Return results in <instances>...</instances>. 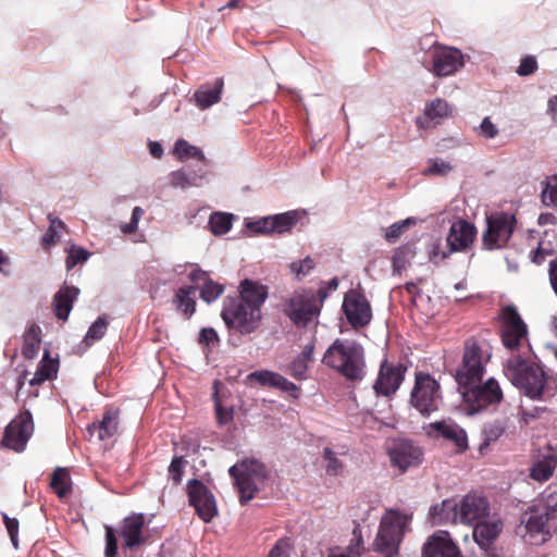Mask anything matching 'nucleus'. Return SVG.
I'll list each match as a JSON object with an SVG mask.
<instances>
[{"mask_svg":"<svg viewBox=\"0 0 557 557\" xmlns=\"http://www.w3.org/2000/svg\"><path fill=\"white\" fill-rule=\"evenodd\" d=\"M490 359L491 354H487L486 360H483V349L475 337L467 338L463 343L461 363L454 374L457 386L481 382L486 373L485 364Z\"/></svg>","mask_w":557,"mask_h":557,"instance_id":"7","label":"nucleus"},{"mask_svg":"<svg viewBox=\"0 0 557 557\" xmlns=\"http://www.w3.org/2000/svg\"><path fill=\"white\" fill-rule=\"evenodd\" d=\"M518 220L513 213L499 211L486 216V228L482 234V245L486 250L503 248L512 237Z\"/></svg>","mask_w":557,"mask_h":557,"instance_id":"8","label":"nucleus"},{"mask_svg":"<svg viewBox=\"0 0 557 557\" xmlns=\"http://www.w3.org/2000/svg\"><path fill=\"white\" fill-rule=\"evenodd\" d=\"M429 261L434 265H438L445 259H447L451 253H448L447 250H443L442 248V239L440 237L432 238L426 246Z\"/></svg>","mask_w":557,"mask_h":557,"instance_id":"51","label":"nucleus"},{"mask_svg":"<svg viewBox=\"0 0 557 557\" xmlns=\"http://www.w3.org/2000/svg\"><path fill=\"white\" fill-rule=\"evenodd\" d=\"M196 289V286L183 285L175 290L173 304L187 320H189L196 312L197 301L193 296Z\"/></svg>","mask_w":557,"mask_h":557,"instance_id":"32","label":"nucleus"},{"mask_svg":"<svg viewBox=\"0 0 557 557\" xmlns=\"http://www.w3.org/2000/svg\"><path fill=\"white\" fill-rule=\"evenodd\" d=\"M423 113L426 120L432 121L450 116L453 109L446 100L436 98L425 104Z\"/></svg>","mask_w":557,"mask_h":557,"instance_id":"43","label":"nucleus"},{"mask_svg":"<svg viewBox=\"0 0 557 557\" xmlns=\"http://www.w3.org/2000/svg\"><path fill=\"white\" fill-rule=\"evenodd\" d=\"M49 485L59 498L66 497L72 492L71 476L66 469L61 467L55 468Z\"/></svg>","mask_w":557,"mask_h":557,"instance_id":"39","label":"nucleus"},{"mask_svg":"<svg viewBox=\"0 0 557 557\" xmlns=\"http://www.w3.org/2000/svg\"><path fill=\"white\" fill-rule=\"evenodd\" d=\"M460 549L450 533L438 530L428 537L422 546V557H458Z\"/></svg>","mask_w":557,"mask_h":557,"instance_id":"20","label":"nucleus"},{"mask_svg":"<svg viewBox=\"0 0 557 557\" xmlns=\"http://www.w3.org/2000/svg\"><path fill=\"white\" fill-rule=\"evenodd\" d=\"M429 520L433 525L459 522V504L456 497L445 498L429 509Z\"/></svg>","mask_w":557,"mask_h":557,"instance_id":"26","label":"nucleus"},{"mask_svg":"<svg viewBox=\"0 0 557 557\" xmlns=\"http://www.w3.org/2000/svg\"><path fill=\"white\" fill-rule=\"evenodd\" d=\"M459 522L467 525L487 518L491 512V504L486 496L476 493H468L458 500Z\"/></svg>","mask_w":557,"mask_h":557,"instance_id":"19","label":"nucleus"},{"mask_svg":"<svg viewBox=\"0 0 557 557\" xmlns=\"http://www.w3.org/2000/svg\"><path fill=\"white\" fill-rule=\"evenodd\" d=\"M238 473L245 476H250L256 480L264 481L269 478L265 465L257 458H243L230 467L228 474L234 476Z\"/></svg>","mask_w":557,"mask_h":557,"instance_id":"29","label":"nucleus"},{"mask_svg":"<svg viewBox=\"0 0 557 557\" xmlns=\"http://www.w3.org/2000/svg\"><path fill=\"white\" fill-rule=\"evenodd\" d=\"M547 412H550L547 407L534 406L531 409H524L522 406L519 407L521 421H523L525 424L539 419L543 413Z\"/></svg>","mask_w":557,"mask_h":557,"instance_id":"60","label":"nucleus"},{"mask_svg":"<svg viewBox=\"0 0 557 557\" xmlns=\"http://www.w3.org/2000/svg\"><path fill=\"white\" fill-rule=\"evenodd\" d=\"M280 377L281 374L278 372L261 369L248 373L246 376V383L250 386L256 384L261 387L276 388Z\"/></svg>","mask_w":557,"mask_h":557,"instance_id":"40","label":"nucleus"},{"mask_svg":"<svg viewBox=\"0 0 557 557\" xmlns=\"http://www.w3.org/2000/svg\"><path fill=\"white\" fill-rule=\"evenodd\" d=\"M34 418L29 409L21 411L5 426L1 446L15 453H23L34 433Z\"/></svg>","mask_w":557,"mask_h":557,"instance_id":"11","label":"nucleus"},{"mask_svg":"<svg viewBox=\"0 0 557 557\" xmlns=\"http://www.w3.org/2000/svg\"><path fill=\"white\" fill-rule=\"evenodd\" d=\"M557 467V454L550 444L545 448L539 449L537 454L533 456L532 466L529 470V476L535 482H547L554 474Z\"/></svg>","mask_w":557,"mask_h":557,"instance_id":"22","label":"nucleus"},{"mask_svg":"<svg viewBox=\"0 0 557 557\" xmlns=\"http://www.w3.org/2000/svg\"><path fill=\"white\" fill-rule=\"evenodd\" d=\"M81 289L77 286L64 282L52 298V310L58 320L66 322L70 313L78 299Z\"/></svg>","mask_w":557,"mask_h":557,"instance_id":"24","label":"nucleus"},{"mask_svg":"<svg viewBox=\"0 0 557 557\" xmlns=\"http://www.w3.org/2000/svg\"><path fill=\"white\" fill-rule=\"evenodd\" d=\"M472 539L479 548L488 547L500 535L504 523L500 519L487 520L486 518L472 525Z\"/></svg>","mask_w":557,"mask_h":557,"instance_id":"27","label":"nucleus"},{"mask_svg":"<svg viewBox=\"0 0 557 557\" xmlns=\"http://www.w3.org/2000/svg\"><path fill=\"white\" fill-rule=\"evenodd\" d=\"M418 218L414 216H408L401 221H397L393 224H391L386 230L384 234V238L387 243L394 244L396 243L400 236L408 231L411 226L416 225L418 223Z\"/></svg>","mask_w":557,"mask_h":557,"instance_id":"45","label":"nucleus"},{"mask_svg":"<svg viewBox=\"0 0 557 557\" xmlns=\"http://www.w3.org/2000/svg\"><path fill=\"white\" fill-rule=\"evenodd\" d=\"M3 523L10 536L11 543L15 549L18 548V529L20 522L16 518H11L7 512H1Z\"/></svg>","mask_w":557,"mask_h":557,"instance_id":"58","label":"nucleus"},{"mask_svg":"<svg viewBox=\"0 0 557 557\" xmlns=\"http://www.w3.org/2000/svg\"><path fill=\"white\" fill-rule=\"evenodd\" d=\"M505 432V426L498 420L486 423L482 430V442L479 446L480 453H483L492 443L496 442Z\"/></svg>","mask_w":557,"mask_h":557,"instance_id":"46","label":"nucleus"},{"mask_svg":"<svg viewBox=\"0 0 557 557\" xmlns=\"http://www.w3.org/2000/svg\"><path fill=\"white\" fill-rule=\"evenodd\" d=\"M324 285L325 281H321L317 292L312 288L296 290L285 301L284 312L296 326L307 327L321 314L323 304L330 295Z\"/></svg>","mask_w":557,"mask_h":557,"instance_id":"3","label":"nucleus"},{"mask_svg":"<svg viewBox=\"0 0 557 557\" xmlns=\"http://www.w3.org/2000/svg\"><path fill=\"white\" fill-rule=\"evenodd\" d=\"M541 201L545 207L557 208V185H552L546 178L542 183Z\"/></svg>","mask_w":557,"mask_h":557,"instance_id":"57","label":"nucleus"},{"mask_svg":"<svg viewBox=\"0 0 557 557\" xmlns=\"http://www.w3.org/2000/svg\"><path fill=\"white\" fill-rule=\"evenodd\" d=\"M220 317L226 330H235L244 335L256 333L262 325V311L237 300L232 295L224 297Z\"/></svg>","mask_w":557,"mask_h":557,"instance_id":"5","label":"nucleus"},{"mask_svg":"<svg viewBox=\"0 0 557 557\" xmlns=\"http://www.w3.org/2000/svg\"><path fill=\"white\" fill-rule=\"evenodd\" d=\"M188 505L203 522H211L219 513L218 504L212 491L197 478L189 479L186 484Z\"/></svg>","mask_w":557,"mask_h":557,"instance_id":"10","label":"nucleus"},{"mask_svg":"<svg viewBox=\"0 0 557 557\" xmlns=\"http://www.w3.org/2000/svg\"><path fill=\"white\" fill-rule=\"evenodd\" d=\"M548 522L557 524V491L548 494L545 510L542 512Z\"/></svg>","mask_w":557,"mask_h":557,"instance_id":"62","label":"nucleus"},{"mask_svg":"<svg viewBox=\"0 0 557 557\" xmlns=\"http://www.w3.org/2000/svg\"><path fill=\"white\" fill-rule=\"evenodd\" d=\"M342 311L347 322L355 330L369 325L373 317L371 305L366 296L354 289L346 293L342 304Z\"/></svg>","mask_w":557,"mask_h":557,"instance_id":"16","label":"nucleus"},{"mask_svg":"<svg viewBox=\"0 0 557 557\" xmlns=\"http://www.w3.org/2000/svg\"><path fill=\"white\" fill-rule=\"evenodd\" d=\"M170 184L174 188L186 189L190 187V182H188L187 170L178 169L174 170L170 173Z\"/></svg>","mask_w":557,"mask_h":557,"instance_id":"63","label":"nucleus"},{"mask_svg":"<svg viewBox=\"0 0 557 557\" xmlns=\"http://www.w3.org/2000/svg\"><path fill=\"white\" fill-rule=\"evenodd\" d=\"M218 384H219V381L215 380L214 384H213L214 392L212 394V398H213V403H214V412H215L216 422L219 425L224 426L234 420L235 411H234L233 406L225 407L222 405L221 399L218 394V388H216Z\"/></svg>","mask_w":557,"mask_h":557,"instance_id":"44","label":"nucleus"},{"mask_svg":"<svg viewBox=\"0 0 557 557\" xmlns=\"http://www.w3.org/2000/svg\"><path fill=\"white\" fill-rule=\"evenodd\" d=\"M431 63L425 67L435 77H447L457 73L465 65V54L456 47L436 46L430 52Z\"/></svg>","mask_w":557,"mask_h":557,"instance_id":"13","label":"nucleus"},{"mask_svg":"<svg viewBox=\"0 0 557 557\" xmlns=\"http://www.w3.org/2000/svg\"><path fill=\"white\" fill-rule=\"evenodd\" d=\"M304 213L300 210H288L286 212L271 214V236L290 233L301 219Z\"/></svg>","mask_w":557,"mask_h":557,"instance_id":"31","label":"nucleus"},{"mask_svg":"<svg viewBox=\"0 0 557 557\" xmlns=\"http://www.w3.org/2000/svg\"><path fill=\"white\" fill-rule=\"evenodd\" d=\"M323 459L325 462V472L330 475L337 476L343 472L344 465L343 462L337 458L336 453L330 448L324 447L323 448Z\"/></svg>","mask_w":557,"mask_h":557,"instance_id":"52","label":"nucleus"},{"mask_svg":"<svg viewBox=\"0 0 557 557\" xmlns=\"http://www.w3.org/2000/svg\"><path fill=\"white\" fill-rule=\"evenodd\" d=\"M59 367V358L51 357L49 349L46 348L44 350L42 359L37 366V369L44 373L48 381H52L58 376Z\"/></svg>","mask_w":557,"mask_h":557,"instance_id":"48","label":"nucleus"},{"mask_svg":"<svg viewBox=\"0 0 557 557\" xmlns=\"http://www.w3.org/2000/svg\"><path fill=\"white\" fill-rule=\"evenodd\" d=\"M245 234L248 237L271 236L270 215L244 220Z\"/></svg>","mask_w":557,"mask_h":557,"instance_id":"42","label":"nucleus"},{"mask_svg":"<svg viewBox=\"0 0 557 557\" xmlns=\"http://www.w3.org/2000/svg\"><path fill=\"white\" fill-rule=\"evenodd\" d=\"M235 214L223 211L212 212L209 216L208 226L214 236L227 234L233 226Z\"/></svg>","mask_w":557,"mask_h":557,"instance_id":"38","label":"nucleus"},{"mask_svg":"<svg viewBox=\"0 0 557 557\" xmlns=\"http://www.w3.org/2000/svg\"><path fill=\"white\" fill-rule=\"evenodd\" d=\"M407 367L401 363H391L387 358L381 361L377 377L373 384L376 396L392 397L399 389L405 380Z\"/></svg>","mask_w":557,"mask_h":557,"instance_id":"15","label":"nucleus"},{"mask_svg":"<svg viewBox=\"0 0 557 557\" xmlns=\"http://www.w3.org/2000/svg\"><path fill=\"white\" fill-rule=\"evenodd\" d=\"M220 336L212 326L201 327L198 334V343L205 347L211 348L220 345Z\"/></svg>","mask_w":557,"mask_h":557,"instance_id":"55","label":"nucleus"},{"mask_svg":"<svg viewBox=\"0 0 557 557\" xmlns=\"http://www.w3.org/2000/svg\"><path fill=\"white\" fill-rule=\"evenodd\" d=\"M110 321L106 313L100 314L88 327L84 337V343L91 346L94 343L102 339L108 331Z\"/></svg>","mask_w":557,"mask_h":557,"instance_id":"41","label":"nucleus"},{"mask_svg":"<svg viewBox=\"0 0 557 557\" xmlns=\"http://www.w3.org/2000/svg\"><path fill=\"white\" fill-rule=\"evenodd\" d=\"M503 373L522 396L532 401H547L557 394V385L549 383L542 361L532 362L521 355H513L503 363Z\"/></svg>","mask_w":557,"mask_h":557,"instance_id":"1","label":"nucleus"},{"mask_svg":"<svg viewBox=\"0 0 557 557\" xmlns=\"http://www.w3.org/2000/svg\"><path fill=\"white\" fill-rule=\"evenodd\" d=\"M548 523L547 517L535 505H532L521 515L520 523L516 527L515 532L527 543L543 544L550 537Z\"/></svg>","mask_w":557,"mask_h":557,"instance_id":"12","label":"nucleus"},{"mask_svg":"<svg viewBox=\"0 0 557 557\" xmlns=\"http://www.w3.org/2000/svg\"><path fill=\"white\" fill-rule=\"evenodd\" d=\"M537 60L534 55L528 54L520 60L516 73L520 77H527L534 74L537 71Z\"/></svg>","mask_w":557,"mask_h":557,"instance_id":"59","label":"nucleus"},{"mask_svg":"<svg viewBox=\"0 0 557 557\" xmlns=\"http://www.w3.org/2000/svg\"><path fill=\"white\" fill-rule=\"evenodd\" d=\"M342 362L336 367V371L348 381L360 382L364 379L366 358L364 349L357 341L346 339L341 356Z\"/></svg>","mask_w":557,"mask_h":557,"instance_id":"14","label":"nucleus"},{"mask_svg":"<svg viewBox=\"0 0 557 557\" xmlns=\"http://www.w3.org/2000/svg\"><path fill=\"white\" fill-rule=\"evenodd\" d=\"M119 408H107L100 420L92 421L86 428L89 436L97 433L99 441H106L114 436L119 429Z\"/></svg>","mask_w":557,"mask_h":557,"instance_id":"25","label":"nucleus"},{"mask_svg":"<svg viewBox=\"0 0 557 557\" xmlns=\"http://www.w3.org/2000/svg\"><path fill=\"white\" fill-rule=\"evenodd\" d=\"M478 133L485 139H493L498 135V128L490 116H485L478 127Z\"/></svg>","mask_w":557,"mask_h":557,"instance_id":"64","label":"nucleus"},{"mask_svg":"<svg viewBox=\"0 0 557 557\" xmlns=\"http://www.w3.org/2000/svg\"><path fill=\"white\" fill-rule=\"evenodd\" d=\"M308 370V363L297 357H295L289 363V374L298 381L307 379Z\"/></svg>","mask_w":557,"mask_h":557,"instance_id":"61","label":"nucleus"},{"mask_svg":"<svg viewBox=\"0 0 557 557\" xmlns=\"http://www.w3.org/2000/svg\"><path fill=\"white\" fill-rule=\"evenodd\" d=\"M401 540L403 539L394 534L379 529L374 540V545L376 550L384 555V557H394L398 555Z\"/></svg>","mask_w":557,"mask_h":557,"instance_id":"36","label":"nucleus"},{"mask_svg":"<svg viewBox=\"0 0 557 557\" xmlns=\"http://www.w3.org/2000/svg\"><path fill=\"white\" fill-rule=\"evenodd\" d=\"M146 518L143 512H132L124 517L119 527L104 525V557H117L119 536L122 537V548L132 550L145 544L147 536L144 534Z\"/></svg>","mask_w":557,"mask_h":557,"instance_id":"2","label":"nucleus"},{"mask_svg":"<svg viewBox=\"0 0 557 557\" xmlns=\"http://www.w3.org/2000/svg\"><path fill=\"white\" fill-rule=\"evenodd\" d=\"M417 242L409 240L393 250L392 271L393 275H400L411 263L417 255Z\"/></svg>","mask_w":557,"mask_h":557,"instance_id":"30","label":"nucleus"},{"mask_svg":"<svg viewBox=\"0 0 557 557\" xmlns=\"http://www.w3.org/2000/svg\"><path fill=\"white\" fill-rule=\"evenodd\" d=\"M476 236V227L473 223L460 219L451 224L446 238L448 253L465 251L474 242Z\"/></svg>","mask_w":557,"mask_h":557,"instance_id":"23","label":"nucleus"},{"mask_svg":"<svg viewBox=\"0 0 557 557\" xmlns=\"http://www.w3.org/2000/svg\"><path fill=\"white\" fill-rule=\"evenodd\" d=\"M89 257L90 251L88 249L75 244L71 245L65 259L66 270L70 271L78 264H84L88 261Z\"/></svg>","mask_w":557,"mask_h":557,"instance_id":"49","label":"nucleus"},{"mask_svg":"<svg viewBox=\"0 0 557 557\" xmlns=\"http://www.w3.org/2000/svg\"><path fill=\"white\" fill-rule=\"evenodd\" d=\"M237 293V295L232 296L245 305L262 311V307L269 297V286L258 280L245 277L239 282Z\"/></svg>","mask_w":557,"mask_h":557,"instance_id":"21","label":"nucleus"},{"mask_svg":"<svg viewBox=\"0 0 557 557\" xmlns=\"http://www.w3.org/2000/svg\"><path fill=\"white\" fill-rule=\"evenodd\" d=\"M187 461L185 459V456H177L174 455L171 463L168 468L169 476L172 479L173 483L178 485L182 483L183 475H184V468L186 466Z\"/></svg>","mask_w":557,"mask_h":557,"instance_id":"53","label":"nucleus"},{"mask_svg":"<svg viewBox=\"0 0 557 557\" xmlns=\"http://www.w3.org/2000/svg\"><path fill=\"white\" fill-rule=\"evenodd\" d=\"M314 260L310 256H307L304 259L292 262L289 269L293 273L296 274V278L300 281L301 277L307 275L311 270L314 269Z\"/></svg>","mask_w":557,"mask_h":557,"instance_id":"56","label":"nucleus"},{"mask_svg":"<svg viewBox=\"0 0 557 557\" xmlns=\"http://www.w3.org/2000/svg\"><path fill=\"white\" fill-rule=\"evenodd\" d=\"M224 88L223 77H216L212 83L200 85L194 92V100L200 110H206L220 102Z\"/></svg>","mask_w":557,"mask_h":557,"instance_id":"28","label":"nucleus"},{"mask_svg":"<svg viewBox=\"0 0 557 557\" xmlns=\"http://www.w3.org/2000/svg\"><path fill=\"white\" fill-rule=\"evenodd\" d=\"M41 343V330L37 324L30 325L23 335L22 355L26 359H34Z\"/></svg>","mask_w":557,"mask_h":557,"instance_id":"37","label":"nucleus"},{"mask_svg":"<svg viewBox=\"0 0 557 557\" xmlns=\"http://www.w3.org/2000/svg\"><path fill=\"white\" fill-rule=\"evenodd\" d=\"M453 171V165L441 158L428 159V166L423 169L424 176H446Z\"/></svg>","mask_w":557,"mask_h":557,"instance_id":"50","label":"nucleus"},{"mask_svg":"<svg viewBox=\"0 0 557 557\" xmlns=\"http://www.w3.org/2000/svg\"><path fill=\"white\" fill-rule=\"evenodd\" d=\"M500 339L503 346L509 351H518L523 339H528L529 330L517 307L513 304L502 308Z\"/></svg>","mask_w":557,"mask_h":557,"instance_id":"9","label":"nucleus"},{"mask_svg":"<svg viewBox=\"0 0 557 557\" xmlns=\"http://www.w3.org/2000/svg\"><path fill=\"white\" fill-rule=\"evenodd\" d=\"M224 290V284L218 283L210 277L206 280L203 286L200 288V298L202 301L210 305L220 298Z\"/></svg>","mask_w":557,"mask_h":557,"instance_id":"47","label":"nucleus"},{"mask_svg":"<svg viewBox=\"0 0 557 557\" xmlns=\"http://www.w3.org/2000/svg\"><path fill=\"white\" fill-rule=\"evenodd\" d=\"M443 404L441 384L429 372L416 373L414 384L410 393L409 405L422 418H429L440 410Z\"/></svg>","mask_w":557,"mask_h":557,"instance_id":"6","label":"nucleus"},{"mask_svg":"<svg viewBox=\"0 0 557 557\" xmlns=\"http://www.w3.org/2000/svg\"><path fill=\"white\" fill-rule=\"evenodd\" d=\"M346 339L336 338L325 350L322 362L327 366L331 369L336 370V367H338V363L335 362L334 356L335 354H338L339 357L342 356L343 348L345 345Z\"/></svg>","mask_w":557,"mask_h":557,"instance_id":"54","label":"nucleus"},{"mask_svg":"<svg viewBox=\"0 0 557 557\" xmlns=\"http://www.w3.org/2000/svg\"><path fill=\"white\" fill-rule=\"evenodd\" d=\"M173 153L183 162L189 159H196L205 165L209 164V160L205 152L199 147L191 145L184 138L176 139L173 147Z\"/></svg>","mask_w":557,"mask_h":557,"instance_id":"34","label":"nucleus"},{"mask_svg":"<svg viewBox=\"0 0 557 557\" xmlns=\"http://www.w3.org/2000/svg\"><path fill=\"white\" fill-rule=\"evenodd\" d=\"M406 525L407 515L397 509H388L382 517L379 529L403 539Z\"/></svg>","mask_w":557,"mask_h":557,"instance_id":"33","label":"nucleus"},{"mask_svg":"<svg viewBox=\"0 0 557 557\" xmlns=\"http://www.w3.org/2000/svg\"><path fill=\"white\" fill-rule=\"evenodd\" d=\"M468 416H476L486 411L492 406L499 405L504 399V393L499 382L491 376L486 381L472 383L467 386H458Z\"/></svg>","mask_w":557,"mask_h":557,"instance_id":"4","label":"nucleus"},{"mask_svg":"<svg viewBox=\"0 0 557 557\" xmlns=\"http://www.w3.org/2000/svg\"><path fill=\"white\" fill-rule=\"evenodd\" d=\"M234 481V486L238 492V500L242 506L247 505L259 492V487L256 483V479L250 476H245L238 473H234V476H231Z\"/></svg>","mask_w":557,"mask_h":557,"instance_id":"35","label":"nucleus"},{"mask_svg":"<svg viewBox=\"0 0 557 557\" xmlns=\"http://www.w3.org/2000/svg\"><path fill=\"white\" fill-rule=\"evenodd\" d=\"M424 431L430 438H443L451 442L459 454L465 453L469 448L466 430L450 418L430 422L424 426Z\"/></svg>","mask_w":557,"mask_h":557,"instance_id":"17","label":"nucleus"},{"mask_svg":"<svg viewBox=\"0 0 557 557\" xmlns=\"http://www.w3.org/2000/svg\"><path fill=\"white\" fill-rule=\"evenodd\" d=\"M423 455L422 448L414 445L410 438H399L388 449L392 465L398 468L400 472H406L409 468L421 465Z\"/></svg>","mask_w":557,"mask_h":557,"instance_id":"18","label":"nucleus"}]
</instances>
